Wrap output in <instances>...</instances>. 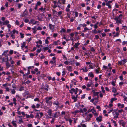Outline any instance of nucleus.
Wrapping results in <instances>:
<instances>
[{
  "label": "nucleus",
  "instance_id": "obj_22",
  "mask_svg": "<svg viewBox=\"0 0 127 127\" xmlns=\"http://www.w3.org/2000/svg\"><path fill=\"white\" fill-rule=\"evenodd\" d=\"M79 43H75L74 46L76 48L78 47V46L79 45Z\"/></svg>",
  "mask_w": 127,
  "mask_h": 127
},
{
  "label": "nucleus",
  "instance_id": "obj_15",
  "mask_svg": "<svg viewBox=\"0 0 127 127\" xmlns=\"http://www.w3.org/2000/svg\"><path fill=\"white\" fill-rule=\"evenodd\" d=\"M119 19H118L116 21V23L118 24H122L121 22V19H120V20Z\"/></svg>",
  "mask_w": 127,
  "mask_h": 127
},
{
  "label": "nucleus",
  "instance_id": "obj_18",
  "mask_svg": "<svg viewBox=\"0 0 127 127\" xmlns=\"http://www.w3.org/2000/svg\"><path fill=\"white\" fill-rule=\"evenodd\" d=\"M49 87V85H45V87L44 88V89L45 90L47 91H48V88Z\"/></svg>",
  "mask_w": 127,
  "mask_h": 127
},
{
  "label": "nucleus",
  "instance_id": "obj_64",
  "mask_svg": "<svg viewBox=\"0 0 127 127\" xmlns=\"http://www.w3.org/2000/svg\"><path fill=\"white\" fill-rule=\"evenodd\" d=\"M81 125L82 126V127H86V125L84 124H81Z\"/></svg>",
  "mask_w": 127,
  "mask_h": 127
},
{
  "label": "nucleus",
  "instance_id": "obj_11",
  "mask_svg": "<svg viewBox=\"0 0 127 127\" xmlns=\"http://www.w3.org/2000/svg\"><path fill=\"white\" fill-rule=\"evenodd\" d=\"M120 124L122 126H124L126 124V123L124 121H123L122 120L120 121Z\"/></svg>",
  "mask_w": 127,
  "mask_h": 127
},
{
  "label": "nucleus",
  "instance_id": "obj_47",
  "mask_svg": "<svg viewBox=\"0 0 127 127\" xmlns=\"http://www.w3.org/2000/svg\"><path fill=\"white\" fill-rule=\"evenodd\" d=\"M119 78L121 80H122L123 79V76L122 75H121V76H120Z\"/></svg>",
  "mask_w": 127,
  "mask_h": 127
},
{
  "label": "nucleus",
  "instance_id": "obj_58",
  "mask_svg": "<svg viewBox=\"0 0 127 127\" xmlns=\"http://www.w3.org/2000/svg\"><path fill=\"white\" fill-rule=\"evenodd\" d=\"M24 21L25 23H27L29 22V20L28 19H25L24 20Z\"/></svg>",
  "mask_w": 127,
  "mask_h": 127
},
{
  "label": "nucleus",
  "instance_id": "obj_5",
  "mask_svg": "<svg viewBox=\"0 0 127 127\" xmlns=\"http://www.w3.org/2000/svg\"><path fill=\"white\" fill-rule=\"evenodd\" d=\"M92 114H90L87 116L86 118L87 121H89L91 120L90 118L92 117Z\"/></svg>",
  "mask_w": 127,
  "mask_h": 127
},
{
  "label": "nucleus",
  "instance_id": "obj_6",
  "mask_svg": "<svg viewBox=\"0 0 127 127\" xmlns=\"http://www.w3.org/2000/svg\"><path fill=\"white\" fill-rule=\"evenodd\" d=\"M48 115L50 116V117H49V118H52V117H51V116H52V110L51 109H49L48 110Z\"/></svg>",
  "mask_w": 127,
  "mask_h": 127
},
{
  "label": "nucleus",
  "instance_id": "obj_38",
  "mask_svg": "<svg viewBox=\"0 0 127 127\" xmlns=\"http://www.w3.org/2000/svg\"><path fill=\"white\" fill-rule=\"evenodd\" d=\"M15 122L16 121H13L12 122V124L14 126H16L17 125L15 123Z\"/></svg>",
  "mask_w": 127,
  "mask_h": 127
},
{
  "label": "nucleus",
  "instance_id": "obj_49",
  "mask_svg": "<svg viewBox=\"0 0 127 127\" xmlns=\"http://www.w3.org/2000/svg\"><path fill=\"white\" fill-rule=\"evenodd\" d=\"M12 94H14L15 93V91L14 90V89H13V90H12L11 91Z\"/></svg>",
  "mask_w": 127,
  "mask_h": 127
},
{
  "label": "nucleus",
  "instance_id": "obj_37",
  "mask_svg": "<svg viewBox=\"0 0 127 127\" xmlns=\"http://www.w3.org/2000/svg\"><path fill=\"white\" fill-rule=\"evenodd\" d=\"M24 94L25 95H29V92L28 91H26L24 93Z\"/></svg>",
  "mask_w": 127,
  "mask_h": 127
},
{
  "label": "nucleus",
  "instance_id": "obj_34",
  "mask_svg": "<svg viewBox=\"0 0 127 127\" xmlns=\"http://www.w3.org/2000/svg\"><path fill=\"white\" fill-rule=\"evenodd\" d=\"M66 31L65 30L64 28H62L60 31V32H65Z\"/></svg>",
  "mask_w": 127,
  "mask_h": 127
},
{
  "label": "nucleus",
  "instance_id": "obj_1",
  "mask_svg": "<svg viewBox=\"0 0 127 127\" xmlns=\"http://www.w3.org/2000/svg\"><path fill=\"white\" fill-rule=\"evenodd\" d=\"M53 98V97H49L48 98L47 97H46L45 99V102L46 103H48L49 104H50V103H52L51 101H50L49 100H51Z\"/></svg>",
  "mask_w": 127,
  "mask_h": 127
},
{
  "label": "nucleus",
  "instance_id": "obj_60",
  "mask_svg": "<svg viewBox=\"0 0 127 127\" xmlns=\"http://www.w3.org/2000/svg\"><path fill=\"white\" fill-rule=\"evenodd\" d=\"M119 33L118 32H117L116 33V34L114 35V37H116V36H119Z\"/></svg>",
  "mask_w": 127,
  "mask_h": 127
},
{
  "label": "nucleus",
  "instance_id": "obj_63",
  "mask_svg": "<svg viewBox=\"0 0 127 127\" xmlns=\"http://www.w3.org/2000/svg\"><path fill=\"white\" fill-rule=\"evenodd\" d=\"M27 126L28 127H32V125L31 124H28L27 125Z\"/></svg>",
  "mask_w": 127,
  "mask_h": 127
},
{
  "label": "nucleus",
  "instance_id": "obj_33",
  "mask_svg": "<svg viewBox=\"0 0 127 127\" xmlns=\"http://www.w3.org/2000/svg\"><path fill=\"white\" fill-rule=\"evenodd\" d=\"M35 117L37 119H39L40 118H39V115L38 113L36 114V115L35 116Z\"/></svg>",
  "mask_w": 127,
  "mask_h": 127
},
{
  "label": "nucleus",
  "instance_id": "obj_25",
  "mask_svg": "<svg viewBox=\"0 0 127 127\" xmlns=\"http://www.w3.org/2000/svg\"><path fill=\"white\" fill-rule=\"evenodd\" d=\"M62 14V12L61 11H59L57 14V16H60V15H61Z\"/></svg>",
  "mask_w": 127,
  "mask_h": 127
},
{
  "label": "nucleus",
  "instance_id": "obj_55",
  "mask_svg": "<svg viewBox=\"0 0 127 127\" xmlns=\"http://www.w3.org/2000/svg\"><path fill=\"white\" fill-rule=\"evenodd\" d=\"M55 120V119L54 118H53L52 119V120L51 121V123H54V122Z\"/></svg>",
  "mask_w": 127,
  "mask_h": 127
},
{
  "label": "nucleus",
  "instance_id": "obj_3",
  "mask_svg": "<svg viewBox=\"0 0 127 127\" xmlns=\"http://www.w3.org/2000/svg\"><path fill=\"white\" fill-rule=\"evenodd\" d=\"M28 15V11L26 9L23 12V13H21L20 15L21 17H22L27 16Z\"/></svg>",
  "mask_w": 127,
  "mask_h": 127
},
{
  "label": "nucleus",
  "instance_id": "obj_14",
  "mask_svg": "<svg viewBox=\"0 0 127 127\" xmlns=\"http://www.w3.org/2000/svg\"><path fill=\"white\" fill-rule=\"evenodd\" d=\"M67 70H68V71H72V67L71 66H67Z\"/></svg>",
  "mask_w": 127,
  "mask_h": 127
},
{
  "label": "nucleus",
  "instance_id": "obj_21",
  "mask_svg": "<svg viewBox=\"0 0 127 127\" xmlns=\"http://www.w3.org/2000/svg\"><path fill=\"white\" fill-rule=\"evenodd\" d=\"M117 100V98H112L111 100V103H113V102L114 101L116 100Z\"/></svg>",
  "mask_w": 127,
  "mask_h": 127
},
{
  "label": "nucleus",
  "instance_id": "obj_23",
  "mask_svg": "<svg viewBox=\"0 0 127 127\" xmlns=\"http://www.w3.org/2000/svg\"><path fill=\"white\" fill-rule=\"evenodd\" d=\"M49 49V48L48 47H44L43 48L44 51L45 52L46 51L48 50Z\"/></svg>",
  "mask_w": 127,
  "mask_h": 127
},
{
  "label": "nucleus",
  "instance_id": "obj_52",
  "mask_svg": "<svg viewBox=\"0 0 127 127\" xmlns=\"http://www.w3.org/2000/svg\"><path fill=\"white\" fill-rule=\"evenodd\" d=\"M58 35V34L57 33H54L53 35V36L54 37H57Z\"/></svg>",
  "mask_w": 127,
  "mask_h": 127
},
{
  "label": "nucleus",
  "instance_id": "obj_56",
  "mask_svg": "<svg viewBox=\"0 0 127 127\" xmlns=\"http://www.w3.org/2000/svg\"><path fill=\"white\" fill-rule=\"evenodd\" d=\"M95 38L96 39H97L99 38V36L98 35H95Z\"/></svg>",
  "mask_w": 127,
  "mask_h": 127
},
{
  "label": "nucleus",
  "instance_id": "obj_9",
  "mask_svg": "<svg viewBox=\"0 0 127 127\" xmlns=\"http://www.w3.org/2000/svg\"><path fill=\"white\" fill-rule=\"evenodd\" d=\"M102 116H99L98 117L96 118V120L97 121L99 122H101L102 120Z\"/></svg>",
  "mask_w": 127,
  "mask_h": 127
},
{
  "label": "nucleus",
  "instance_id": "obj_32",
  "mask_svg": "<svg viewBox=\"0 0 127 127\" xmlns=\"http://www.w3.org/2000/svg\"><path fill=\"white\" fill-rule=\"evenodd\" d=\"M25 42H24L22 43V45L21 46V47L22 48H23L25 46Z\"/></svg>",
  "mask_w": 127,
  "mask_h": 127
},
{
  "label": "nucleus",
  "instance_id": "obj_36",
  "mask_svg": "<svg viewBox=\"0 0 127 127\" xmlns=\"http://www.w3.org/2000/svg\"><path fill=\"white\" fill-rule=\"evenodd\" d=\"M10 61L11 62V64H12L14 63V62L12 60V59L11 58L10 59Z\"/></svg>",
  "mask_w": 127,
  "mask_h": 127
},
{
  "label": "nucleus",
  "instance_id": "obj_43",
  "mask_svg": "<svg viewBox=\"0 0 127 127\" xmlns=\"http://www.w3.org/2000/svg\"><path fill=\"white\" fill-rule=\"evenodd\" d=\"M74 112L76 114V113H79L80 112L79 111V110H75V111H74Z\"/></svg>",
  "mask_w": 127,
  "mask_h": 127
},
{
  "label": "nucleus",
  "instance_id": "obj_39",
  "mask_svg": "<svg viewBox=\"0 0 127 127\" xmlns=\"http://www.w3.org/2000/svg\"><path fill=\"white\" fill-rule=\"evenodd\" d=\"M34 68V66H30L28 67V70H29V69H33Z\"/></svg>",
  "mask_w": 127,
  "mask_h": 127
},
{
  "label": "nucleus",
  "instance_id": "obj_54",
  "mask_svg": "<svg viewBox=\"0 0 127 127\" xmlns=\"http://www.w3.org/2000/svg\"><path fill=\"white\" fill-rule=\"evenodd\" d=\"M85 94H84L82 95V96L81 97V99L84 98L85 97Z\"/></svg>",
  "mask_w": 127,
  "mask_h": 127
},
{
  "label": "nucleus",
  "instance_id": "obj_50",
  "mask_svg": "<svg viewBox=\"0 0 127 127\" xmlns=\"http://www.w3.org/2000/svg\"><path fill=\"white\" fill-rule=\"evenodd\" d=\"M13 51L12 50H10L9 52V54L11 55H12L13 54Z\"/></svg>",
  "mask_w": 127,
  "mask_h": 127
},
{
  "label": "nucleus",
  "instance_id": "obj_57",
  "mask_svg": "<svg viewBox=\"0 0 127 127\" xmlns=\"http://www.w3.org/2000/svg\"><path fill=\"white\" fill-rule=\"evenodd\" d=\"M115 82L114 81H112L111 82V84L114 86H115L116 85L115 84Z\"/></svg>",
  "mask_w": 127,
  "mask_h": 127
},
{
  "label": "nucleus",
  "instance_id": "obj_28",
  "mask_svg": "<svg viewBox=\"0 0 127 127\" xmlns=\"http://www.w3.org/2000/svg\"><path fill=\"white\" fill-rule=\"evenodd\" d=\"M99 93L98 92H96L95 93H94V94H93L94 96H98V95Z\"/></svg>",
  "mask_w": 127,
  "mask_h": 127
},
{
  "label": "nucleus",
  "instance_id": "obj_4",
  "mask_svg": "<svg viewBox=\"0 0 127 127\" xmlns=\"http://www.w3.org/2000/svg\"><path fill=\"white\" fill-rule=\"evenodd\" d=\"M72 95V99H74V102H75L77 100V98L78 97V95H76L75 97L74 96L72 95Z\"/></svg>",
  "mask_w": 127,
  "mask_h": 127
},
{
  "label": "nucleus",
  "instance_id": "obj_40",
  "mask_svg": "<svg viewBox=\"0 0 127 127\" xmlns=\"http://www.w3.org/2000/svg\"><path fill=\"white\" fill-rule=\"evenodd\" d=\"M98 16H94L91 17V18L92 19H95Z\"/></svg>",
  "mask_w": 127,
  "mask_h": 127
},
{
  "label": "nucleus",
  "instance_id": "obj_19",
  "mask_svg": "<svg viewBox=\"0 0 127 127\" xmlns=\"http://www.w3.org/2000/svg\"><path fill=\"white\" fill-rule=\"evenodd\" d=\"M30 83L31 81H29V80H28L27 81L25 82L24 83H23L22 84H25V85H26V84H30Z\"/></svg>",
  "mask_w": 127,
  "mask_h": 127
},
{
  "label": "nucleus",
  "instance_id": "obj_17",
  "mask_svg": "<svg viewBox=\"0 0 127 127\" xmlns=\"http://www.w3.org/2000/svg\"><path fill=\"white\" fill-rule=\"evenodd\" d=\"M52 116L54 118H57L58 117L57 115V112H55V113L53 114V115H52Z\"/></svg>",
  "mask_w": 127,
  "mask_h": 127
},
{
  "label": "nucleus",
  "instance_id": "obj_12",
  "mask_svg": "<svg viewBox=\"0 0 127 127\" xmlns=\"http://www.w3.org/2000/svg\"><path fill=\"white\" fill-rule=\"evenodd\" d=\"M89 76L90 77H91L92 78H93L94 77V75L93 73L92 72H90L88 74Z\"/></svg>",
  "mask_w": 127,
  "mask_h": 127
},
{
  "label": "nucleus",
  "instance_id": "obj_20",
  "mask_svg": "<svg viewBox=\"0 0 127 127\" xmlns=\"http://www.w3.org/2000/svg\"><path fill=\"white\" fill-rule=\"evenodd\" d=\"M53 13L54 16H57V11L55 10H53Z\"/></svg>",
  "mask_w": 127,
  "mask_h": 127
},
{
  "label": "nucleus",
  "instance_id": "obj_16",
  "mask_svg": "<svg viewBox=\"0 0 127 127\" xmlns=\"http://www.w3.org/2000/svg\"><path fill=\"white\" fill-rule=\"evenodd\" d=\"M10 66V64L9 63L7 62L6 63V67L7 68H8Z\"/></svg>",
  "mask_w": 127,
  "mask_h": 127
},
{
  "label": "nucleus",
  "instance_id": "obj_35",
  "mask_svg": "<svg viewBox=\"0 0 127 127\" xmlns=\"http://www.w3.org/2000/svg\"><path fill=\"white\" fill-rule=\"evenodd\" d=\"M24 87H21L19 89V90L20 91H22L24 90Z\"/></svg>",
  "mask_w": 127,
  "mask_h": 127
},
{
  "label": "nucleus",
  "instance_id": "obj_61",
  "mask_svg": "<svg viewBox=\"0 0 127 127\" xmlns=\"http://www.w3.org/2000/svg\"><path fill=\"white\" fill-rule=\"evenodd\" d=\"M112 92H113L114 93H116V90L115 88H114L113 89V90L112 91Z\"/></svg>",
  "mask_w": 127,
  "mask_h": 127
},
{
  "label": "nucleus",
  "instance_id": "obj_46",
  "mask_svg": "<svg viewBox=\"0 0 127 127\" xmlns=\"http://www.w3.org/2000/svg\"><path fill=\"white\" fill-rule=\"evenodd\" d=\"M15 23L17 25H19V22L17 20H16Z\"/></svg>",
  "mask_w": 127,
  "mask_h": 127
},
{
  "label": "nucleus",
  "instance_id": "obj_30",
  "mask_svg": "<svg viewBox=\"0 0 127 127\" xmlns=\"http://www.w3.org/2000/svg\"><path fill=\"white\" fill-rule=\"evenodd\" d=\"M20 34L21 35V38H23L24 37V34H22V33H20Z\"/></svg>",
  "mask_w": 127,
  "mask_h": 127
},
{
  "label": "nucleus",
  "instance_id": "obj_10",
  "mask_svg": "<svg viewBox=\"0 0 127 127\" xmlns=\"http://www.w3.org/2000/svg\"><path fill=\"white\" fill-rule=\"evenodd\" d=\"M118 107L120 108H123L124 107V104H121L120 103H119L118 104Z\"/></svg>",
  "mask_w": 127,
  "mask_h": 127
},
{
  "label": "nucleus",
  "instance_id": "obj_7",
  "mask_svg": "<svg viewBox=\"0 0 127 127\" xmlns=\"http://www.w3.org/2000/svg\"><path fill=\"white\" fill-rule=\"evenodd\" d=\"M49 25L50 29L52 31H54V26L51 24H49Z\"/></svg>",
  "mask_w": 127,
  "mask_h": 127
},
{
  "label": "nucleus",
  "instance_id": "obj_51",
  "mask_svg": "<svg viewBox=\"0 0 127 127\" xmlns=\"http://www.w3.org/2000/svg\"><path fill=\"white\" fill-rule=\"evenodd\" d=\"M82 69L83 70V71L85 72H87V70L86 68H82Z\"/></svg>",
  "mask_w": 127,
  "mask_h": 127
},
{
  "label": "nucleus",
  "instance_id": "obj_45",
  "mask_svg": "<svg viewBox=\"0 0 127 127\" xmlns=\"http://www.w3.org/2000/svg\"><path fill=\"white\" fill-rule=\"evenodd\" d=\"M61 1L62 2V3L63 4H65V0H61Z\"/></svg>",
  "mask_w": 127,
  "mask_h": 127
},
{
  "label": "nucleus",
  "instance_id": "obj_44",
  "mask_svg": "<svg viewBox=\"0 0 127 127\" xmlns=\"http://www.w3.org/2000/svg\"><path fill=\"white\" fill-rule=\"evenodd\" d=\"M91 84H88L87 85V87H90L91 86L92 81L91 80Z\"/></svg>",
  "mask_w": 127,
  "mask_h": 127
},
{
  "label": "nucleus",
  "instance_id": "obj_48",
  "mask_svg": "<svg viewBox=\"0 0 127 127\" xmlns=\"http://www.w3.org/2000/svg\"><path fill=\"white\" fill-rule=\"evenodd\" d=\"M39 43L40 44H41L42 43V42L41 41V40H39L38 41H37L36 42V43Z\"/></svg>",
  "mask_w": 127,
  "mask_h": 127
},
{
  "label": "nucleus",
  "instance_id": "obj_2",
  "mask_svg": "<svg viewBox=\"0 0 127 127\" xmlns=\"http://www.w3.org/2000/svg\"><path fill=\"white\" fill-rule=\"evenodd\" d=\"M53 104L55 105L58 106V107L60 108H62L64 106V105L62 104H61L58 101H56L54 102Z\"/></svg>",
  "mask_w": 127,
  "mask_h": 127
},
{
  "label": "nucleus",
  "instance_id": "obj_24",
  "mask_svg": "<svg viewBox=\"0 0 127 127\" xmlns=\"http://www.w3.org/2000/svg\"><path fill=\"white\" fill-rule=\"evenodd\" d=\"M126 59H124V60H122L121 61H122V62L123 63V64H124L126 62Z\"/></svg>",
  "mask_w": 127,
  "mask_h": 127
},
{
  "label": "nucleus",
  "instance_id": "obj_13",
  "mask_svg": "<svg viewBox=\"0 0 127 127\" xmlns=\"http://www.w3.org/2000/svg\"><path fill=\"white\" fill-rule=\"evenodd\" d=\"M9 22L8 20H6L4 22L3 24V25H6L8 24L9 23Z\"/></svg>",
  "mask_w": 127,
  "mask_h": 127
},
{
  "label": "nucleus",
  "instance_id": "obj_59",
  "mask_svg": "<svg viewBox=\"0 0 127 127\" xmlns=\"http://www.w3.org/2000/svg\"><path fill=\"white\" fill-rule=\"evenodd\" d=\"M69 63L67 61H65L64 62V64L66 65H68Z\"/></svg>",
  "mask_w": 127,
  "mask_h": 127
},
{
  "label": "nucleus",
  "instance_id": "obj_53",
  "mask_svg": "<svg viewBox=\"0 0 127 127\" xmlns=\"http://www.w3.org/2000/svg\"><path fill=\"white\" fill-rule=\"evenodd\" d=\"M113 123H114V126L115 127L117 126V124H116V122L115 121H113Z\"/></svg>",
  "mask_w": 127,
  "mask_h": 127
},
{
  "label": "nucleus",
  "instance_id": "obj_26",
  "mask_svg": "<svg viewBox=\"0 0 127 127\" xmlns=\"http://www.w3.org/2000/svg\"><path fill=\"white\" fill-rule=\"evenodd\" d=\"M89 30V29L88 28H87V27H85L84 28V30L83 31V32H86V31H87V30Z\"/></svg>",
  "mask_w": 127,
  "mask_h": 127
},
{
  "label": "nucleus",
  "instance_id": "obj_62",
  "mask_svg": "<svg viewBox=\"0 0 127 127\" xmlns=\"http://www.w3.org/2000/svg\"><path fill=\"white\" fill-rule=\"evenodd\" d=\"M110 31V30L109 29H105L104 30V32H108Z\"/></svg>",
  "mask_w": 127,
  "mask_h": 127
},
{
  "label": "nucleus",
  "instance_id": "obj_42",
  "mask_svg": "<svg viewBox=\"0 0 127 127\" xmlns=\"http://www.w3.org/2000/svg\"><path fill=\"white\" fill-rule=\"evenodd\" d=\"M75 17H74V18H75V17H77L78 16V13L76 11L75 12Z\"/></svg>",
  "mask_w": 127,
  "mask_h": 127
},
{
  "label": "nucleus",
  "instance_id": "obj_41",
  "mask_svg": "<svg viewBox=\"0 0 127 127\" xmlns=\"http://www.w3.org/2000/svg\"><path fill=\"white\" fill-rule=\"evenodd\" d=\"M11 36L12 37V38L13 39H14L15 38V36L13 34H12L11 35Z\"/></svg>",
  "mask_w": 127,
  "mask_h": 127
},
{
  "label": "nucleus",
  "instance_id": "obj_27",
  "mask_svg": "<svg viewBox=\"0 0 127 127\" xmlns=\"http://www.w3.org/2000/svg\"><path fill=\"white\" fill-rule=\"evenodd\" d=\"M112 1L111 0H110L108 1L106 3V5H108L110 4V3H112Z\"/></svg>",
  "mask_w": 127,
  "mask_h": 127
},
{
  "label": "nucleus",
  "instance_id": "obj_31",
  "mask_svg": "<svg viewBox=\"0 0 127 127\" xmlns=\"http://www.w3.org/2000/svg\"><path fill=\"white\" fill-rule=\"evenodd\" d=\"M91 51L92 52H95V49L93 47H92L90 48Z\"/></svg>",
  "mask_w": 127,
  "mask_h": 127
},
{
  "label": "nucleus",
  "instance_id": "obj_8",
  "mask_svg": "<svg viewBox=\"0 0 127 127\" xmlns=\"http://www.w3.org/2000/svg\"><path fill=\"white\" fill-rule=\"evenodd\" d=\"M5 57L4 58H3L2 59V62H6L8 61V57L7 56H5Z\"/></svg>",
  "mask_w": 127,
  "mask_h": 127
},
{
  "label": "nucleus",
  "instance_id": "obj_29",
  "mask_svg": "<svg viewBox=\"0 0 127 127\" xmlns=\"http://www.w3.org/2000/svg\"><path fill=\"white\" fill-rule=\"evenodd\" d=\"M23 5L22 3H19L18 5V8L20 9L21 8V6Z\"/></svg>",
  "mask_w": 127,
  "mask_h": 127
}]
</instances>
